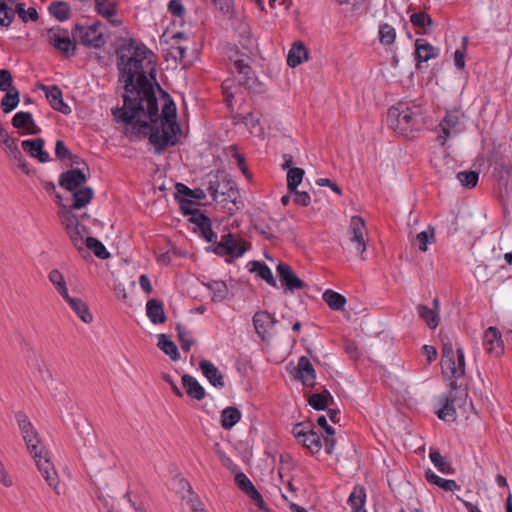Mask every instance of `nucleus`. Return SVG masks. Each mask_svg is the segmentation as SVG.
<instances>
[{"label": "nucleus", "instance_id": "obj_1", "mask_svg": "<svg viewBox=\"0 0 512 512\" xmlns=\"http://www.w3.org/2000/svg\"><path fill=\"white\" fill-rule=\"evenodd\" d=\"M119 80L124 84V105L112 110L117 122L131 125V135H149L156 153L179 142L181 129L176 122V106L166 101L159 114L155 93V54L135 39L122 41L117 51Z\"/></svg>", "mask_w": 512, "mask_h": 512}, {"label": "nucleus", "instance_id": "obj_2", "mask_svg": "<svg viewBox=\"0 0 512 512\" xmlns=\"http://www.w3.org/2000/svg\"><path fill=\"white\" fill-rule=\"evenodd\" d=\"M15 418L22 438L26 444L27 451L34 459L39 472L56 494H60V491L58 490L59 480L57 472L50 461L48 451L41 442L37 430L25 413L17 412L15 414Z\"/></svg>", "mask_w": 512, "mask_h": 512}, {"label": "nucleus", "instance_id": "obj_3", "mask_svg": "<svg viewBox=\"0 0 512 512\" xmlns=\"http://www.w3.org/2000/svg\"><path fill=\"white\" fill-rule=\"evenodd\" d=\"M58 217L78 251L87 248L98 258L107 259L109 257L110 254L106 247L98 239L89 236L88 229L80 223L79 218L70 209L66 207L59 209Z\"/></svg>", "mask_w": 512, "mask_h": 512}, {"label": "nucleus", "instance_id": "obj_4", "mask_svg": "<svg viewBox=\"0 0 512 512\" xmlns=\"http://www.w3.org/2000/svg\"><path fill=\"white\" fill-rule=\"evenodd\" d=\"M441 368L444 377L452 379L451 388L456 387V379L465 373V354L462 348H453L452 343L445 342L442 347Z\"/></svg>", "mask_w": 512, "mask_h": 512}, {"label": "nucleus", "instance_id": "obj_5", "mask_svg": "<svg viewBox=\"0 0 512 512\" xmlns=\"http://www.w3.org/2000/svg\"><path fill=\"white\" fill-rule=\"evenodd\" d=\"M417 113L406 103L400 102L389 108L387 122L391 129L400 134H407L412 131L416 124Z\"/></svg>", "mask_w": 512, "mask_h": 512}, {"label": "nucleus", "instance_id": "obj_6", "mask_svg": "<svg viewBox=\"0 0 512 512\" xmlns=\"http://www.w3.org/2000/svg\"><path fill=\"white\" fill-rule=\"evenodd\" d=\"M104 26L97 21L91 25H76L72 31L75 42L87 48L99 49L106 43L103 32Z\"/></svg>", "mask_w": 512, "mask_h": 512}, {"label": "nucleus", "instance_id": "obj_7", "mask_svg": "<svg viewBox=\"0 0 512 512\" xmlns=\"http://www.w3.org/2000/svg\"><path fill=\"white\" fill-rule=\"evenodd\" d=\"M47 42L64 57H72L76 54V42L67 29L54 26L46 31Z\"/></svg>", "mask_w": 512, "mask_h": 512}, {"label": "nucleus", "instance_id": "obj_8", "mask_svg": "<svg viewBox=\"0 0 512 512\" xmlns=\"http://www.w3.org/2000/svg\"><path fill=\"white\" fill-rule=\"evenodd\" d=\"M464 113L460 109H448L444 118L439 123L437 141L444 145L447 140L457 136L463 131Z\"/></svg>", "mask_w": 512, "mask_h": 512}, {"label": "nucleus", "instance_id": "obj_9", "mask_svg": "<svg viewBox=\"0 0 512 512\" xmlns=\"http://www.w3.org/2000/svg\"><path fill=\"white\" fill-rule=\"evenodd\" d=\"M292 434L297 442L312 454L320 452L323 446L321 436L315 431V425L312 422L304 421L295 424L292 428Z\"/></svg>", "mask_w": 512, "mask_h": 512}, {"label": "nucleus", "instance_id": "obj_10", "mask_svg": "<svg viewBox=\"0 0 512 512\" xmlns=\"http://www.w3.org/2000/svg\"><path fill=\"white\" fill-rule=\"evenodd\" d=\"M249 247L250 244L245 242L241 237L232 233H227L221 236V239L216 244L214 251L220 256L239 258L244 255Z\"/></svg>", "mask_w": 512, "mask_h": 512}, {"label": "nucleus", "instance_id": "obj_11", "mask_svg": "<svg viewBox=\"0 0 512 512\" xmlns=\"http://www.w3.org/2000/svg\"><path fill=\"white\" fill-rule=\"evenodd\" d=\"M232 71L237 73L236 79L239 85L256 91L257 90V79L255 73L248 61L245 59H237L233 62Z\"/></svg>", "mask_w": 512, "mask_h": 512}, {"label": "nucleus", "instance_id": "obj_12", "mask_svg": "<svg viewBox=\"0 0 512 512\" xmlns=\"http://www.w3.org/2000/svg\"><path fill=\"white\" fill-rule=\"evenodd\" d=\"M350 241L354 245L356 252L360 255L366 251V227L365 222L360 216H353L349 225Z\"/></svg>", "mask_w": 512, "mask_h": 512}, {"label": "nucleus", "instance_id": "obj_13", "mask_svg": "<svg viewBox=\"0 0 512 512\" xmlns=\"http://www.w3.org/2000/svg\"><path fill=\"white\" fill-rule=\"evenodd\" d=\"M483 347L491 357H499L504 353L502 335L496 327L490 326L484 331Z\"/></svg>", "mask_w": 512, "mask_h": 512}, {"label": "nucleus", "instance_id": "obj_14", "mask_svg": "<svg viewBox=\"0 0 512 512\" xmlns=\"http://www.w3.org/2000/svg\"><path fill=\"white\" fill-rule=\"evenodd\" d=\"M95 11L102 18L107 20L112 26L119 27L122 20L118 15L117 0H94Z\"/></svg>", "mask_w": 512, "mask_h": 512}, {"label": "nucleus", "instance_id": "obj_15", "mask_svg": "<svg viewBox=\"0 0 512 512\" xmlns=\"http://www.w3.org/2000/svg\"><path fill=\"white\" fill-rule=\"evenodd\" d=\"M276 271L281 284L289 291L294 292L295 290H301L306 287L304 281H302L291 269V267L285 263L280 262Z\"/></svg>", "mask_w": 512, "mask_h": 512}, {"label": "nucleus", "instance_id": "obj_16", "mask_svg": "<svg viewBox=\"0 0 512 512\" xmlns=\"http://www.w3.org/2000/svg\"><path fill=\"white\" fill-rule=\"evenodd\" d=\"M86 181L87 177L84 172L76 168L62 173L59 178V185L68 191H74L83 188L82 186Z\"/></svg>", "mask_w": 512, "mask_h": 512}, {"label": "nucleus", "instance_id": "obj_17", "mask_svg": "<svg viewBox=\"0 0 512 512\" xmlns=\"http://www.w3.org/2000/svg\"><path fill=\"white\" fill-rule=\"evenodd\" d=\"M433 307L419 304L416 307L419 317L426 323L430 329H436L440 322V302L438 298L433 299Z\"/></svg>", "mask_w": 512, "mask_h": 512}, {"label": "nucleus", "instance_id": "obj_18", "mask_svg": "<svg viewBox=\"0 0 512 512\" xmlns=\"http://www.w3.org/2000/svg\"><path fill=\"white\" fill-rule=\"evenodd\" d=\"M275 324L274 318L267 311H258L253 316V325L258 336L265 340Z\"/></svg>", "mask_w": 512, "mask_h": 512}, {"label": "nucleus", "instance_id": "obj_19", "mask_svg": "<svg viewBox=\"0 0 512 512\" xmlns=\"http://www.w3.org/2000/svg\"><path fill=\"white\" fill-rule=\"evenodd\" d=\"M22 149L31 157L37 158L41 163H46L50 160V155L46 152L44 147V140L42 138L28 139L21 143Z\"/></svg>", "mask_w": 512, "mask_h": 512}, {"label": "nucleus", "instance_id": "obj_20", "mask_svg": "<svg viewBox=\"0 0 512 512\" xmlns=\"http://www.w3.org/2000/svg\"><path fill=\"white\" fill-rule=\"evenodd\" d=\"M199 368L211 385L219 389L225 386L223 375L211 361L206 359L201 360L199 362Z\"/></svg>", "mask_w": 512, "mask_h": 512}, {"label": "nucleus", "instance_id": "obj_21", "mask_svg": "<svg viewBox=\"0 0 512 512\" xmlns=\"http://www.w3.org/2000/svg\"><path fill=\"white\" fill-rule=\"evenodd\" d=\"M297 377L306 387H313L315 385V369L313 368L310 360L305 356L300 357L298 360Z\"/></svg>", "mask_w": 512, "mask_h": 512}, {"label": "nucleus", "instance_id": "obj_22", "mask_svg": "<svg viewBox=\"0 0 512 512\" xmlns=\"http://www.w3.org/2000/svg\"><path fill=\"white\" fill-rule=\"evenodd\" d=\"M439 54L440 49L430 44L426 39H416L415 56L418 62H428L431 59L437 58Z\"/></svg>", "mask_w": 512, "mask_h": 512}, {"label": "nucleus", "instance_id": "obj_23", "mask_svg": "<svg viewBox=\"0 0 512 512\" xmlns=\"http://www.w3.org/2000/svg\"><path fill=\"white\" fill-rule=\"evenodd\" d=\"M12 125L15 128L23 129L27 134L35 135L40 132L30 112H17L12 118Z\"/></svg>", "mask_w": 512, "mask_h": 512}, {"label": "nucleus", "instance_id": "obj_24", "mask_svg": "<svg viewBox=\"0 0 512 512\" xmlns=\"http://www.w3.org/2000/svg\"><path fill=\"white\" fill-rule=\"evenodd\" d=\"M208 192L214 200L218 197L227 195L228 198L235 196L236 191L234 190V183L230 180H223L220 183L217 179L209 181Z\"/></svg>", "mask_w": 512, "mask_h": 512}, {"label": "nucleus", "instance_id": "obj_25", "mask_svg": "<svg viewBox=\"0 0 512 512\" xmlns=\"http://www.w3.org/2000/svg\"><path fill=\"white\" fill-rule=\"evenodd\" d=\"M46 98L53 109L68 114L71 112L70 107L64 103L62 92L57 86L44 87Z\"/></svg>", "mask_w": 512, "mask_h": 512}, {"label": "nucleus", "instance_id": "obj_26", "mask_svg": "<svg viewBox=\"0 0 512 512\" xmlns=\"http://www.w3.org/2000/svg\"><path fill=\"white\" fill-rule=\"evenodd\" d=\"M72 192V205L70 207L66 206L72 213L73 209H81L87 206L94 197V190L90 187H83ZM63 207H65V205H62L60 209Z\"/></svg>", "mask_w": 512, "mask_h": 512}, {"label": "nucleus", "instance_id": "obj_27", "mask_svg": "<svg viewBox=\"0 0 512 512\" xmlns=\"http://www.w3.org/2000/svg\"><path fill=\"white\" fill-rule=\"evenodd\" d=\"M308 60V50L301 41L295 42L287 55L288 66L295 68Z\"/></svg>", "mask_w": 512, "mask_h": 512}, {"label": "nucleus", "instance_id": "obj_28", "mask_svg": "<svg viewBox=\"0 0 512 512\" xmlns=\"http://www.w3.org/2000/svg\"><path fill=\"white\" fill-rule=\"evenodd\" d=\"M75 312V314L84 322L91 323L93 321V315L88 309L87 304L80 298H74L68 295L63 298Z\"/></svg>", "mask_w": 512, "mask_h": 512}, {"label": "nucleus", "instance_id": "obj_29", "mask_svg": "<svg viewBox=\"0 0 512 512\" xmlns=\"http://www.w3.org/2000/svg\"><path fill=\"white\" fill-rule=\"evenodd\" d=\"M182 385L186 390V393L193 399L198 401L204 399L205 390L202 385L198 382V380L188 374L182 376Z\"/></svg>", "mask_w": 512, "mask_h": 512}, {"label": "nucleus", "instance_id": "obj_30", "mask_svg": "<svg viewBox=\"0 0 512 512\" xmlns=\"http://www.w3.org/2000/svg\"><path fill=\"white\" fill-rule=\"evenodd\" d=\"M455 398L452 395L442 396L439 399L442 407L436 411L439 419L444 421H454L457 417V413L454 407Z\"/></svg>", "mask_w": 512, "mask_h": 512}, {"label": "nucleus", "instance_id": "obj_31", "mask_svg": "<svg viewBox=\"0 0 512 512\" xmlns=\"http://www.w3.org/2000/svg\"><path fill=\"white\" fill-rule=\"evenodd\" d=\"M412 25L417 28L418 34H428L433 26L432 18L425 12H414L409 17Z\"/></svg>", "mask_w": 512, "mask_h": 512}, {"label": "nucleus", "instance_id": "obj_32", "mask_svg": "<svg viewBox=\"0 0 512 512\" xmlns=\"http://www.w3.org/2000/svg\"><path fill=\"white\" fill-rule=\"evenodd\" d=\"M146 314L150 321L154 324L164 323L166 320L163 305L156 299H150L147 301Z\"/></svg>", "mask_w": 512, "mask_h": 512}, {"label": "nucleus", "instance_id": "obj_33", "mask_svg": "<svg viewBox=\"0 0 512 512\" xmlns=\"http://www.w3.org/2000/svg\"><path fill=\"white\" fill-rule=\"evenodd\" d=\"M28 365L33 371L34 375L40 378L43 382H47L52 378L45 361L38 355H34L29 361Z\"/></svg>", "mask_w": 512, "mask_h": 512}, {"label": "nucleus", "instance_id": "obj_34", "mask_svg": "<svg viewBox=\"0 0 512 512\" xmlns=\"http://www.w3.org/2000/svg\"><path fill=\"white\" fill-rule=\"evenodd\" d=\"M235 123H243L255 136L262 134V127L259 123V119L253 113L236 114L234 116Z\"/></svg>", "mask_w": 512, "mask_h": 512}, {"label": "nucleus", "instance_id": "obj_35", "mask_svg": "<svg viewBox=\"0 0 512 512\" xmlns=\"http://www.w3.org/2000/svg\"><path fill=\"white\" fill-rule=\"evenodd\" d=\"M16 0H0V25L9 27L14 20Z\"/></svg>", "mask_w": 512, "mask_h": 512}, {"label": "nucleus", "instance_id": "obj_36", "mask_svg": "<svg viewBox=\"0 0 512 512\" xmlns=\"http://www.w3.org/2000/svg\"><path fill=\"white\" fill-rule=\"evenodd\" d=\"M251 265L250 271L256 272L257 275L266 281V283L272 287H276V280L273 276L272 270L263 262L260 261H252L249 262Z\"/></svg>", "mask_w": 512, "mask_h": 512}, {"label": "nucleus", "instance_id": "obj_37", "mask_svg": "<svg viewBox=\"0 0 512 512\" xmlns=\"http://www.w3.org/2000/svg\"><path fill=\"white\" fill-rule=\"evenodd\" d=\"M6 94L1 99V108L5 113H10L19 104L20 92L16 87H12L5 91Z\"/></svg>", "mask_w": 512, "mask_h": 512}, {"label": "nucleus", "instance_id": "obj_38", "mask_svg": "<svg viewBox=\"0 0 512 512\" xmlns=\"http://www.w3.org/2000/svg\"><path fill=\"white\" fill-rule=\"evenodd\" d=\"M322 298L332 310H343L346 304V298L342 294L331 289H327L323 293Z\"/></svg>", "mask_w": 512, "mask_h": 512}, {"label": "nucleus", "instance_id": "obj_39", "mask_svg": "<svg viewBox=\"0 0 512 512\" xmlns=\"http://www.w3.org/2000/svg\"><path fill=\"white\" fill-rule=\"evenodd\" d=\"M241 419V412L232 406L226 407L221 413V426L224 429H231Z\"/></svg>", "mask_w": 512, "mask_h": 512}, {"label": "nucleus", "instance_id": "obj_40", "mask_svg": "<svg viewBox=\"0 0 512 512\" xmlns=\"http://www.w3.org/2000/svg\"><path fill=\"white\" fill-rule=\"evenodd\" d=\"M366 502V491L363 486L356 485L350 493L347 504L351 509H364Z\"/></svg>", "mask_w": 512, "mask_h": 512}, {"label": "nucleus", "instance_id": "obj_41", "mask_svg": "<svg viewBox=\"0 0 512 512\" xmlns=\"http://www.w3.org/2000/svg\"><path fill=\"white\" fill-rule=\"evenodd\" d=\"M48 279L62 298L68 297L69 292L65 278L58 269H52L48 274Z\"/></svg>", "mask_w": 512, "mask_h": 512}, {"label": "nucleus", "instance_id": "obj_42", "mask_svg": "<svg viewBox=\"0 0 512 512\" xmlns=\"http://www.w3.org/2000/svg\"><path fill=\"white\" fill-rule=\"evenodd\" d=\"M426 479L428 482L437 485L445 491H453L460 488L455 480L444 479L431 470L426 472Z\"/></svg>", "mask_w": 512, "mask_h": 512}, {"label": "nucleus", "instance_id": "obj_43", "mask_svg": "<svg viewBox=\"0 0 512 512\" xmlns=\"http://www.w3.org/2000/svg\"><path fill=\"white\" fill-rule=\"evenodd\" d=\"M157 345L172 360L177 361L180 358L177 346L165 334L159 335Z\"/></svg>", "mask_w": 512, "mask_h": 512}, {"label": "nucleus", "instance_id": "obj_44", "mask_svg": "<svg viewBox=\"0 0 512 512\" xmlns=\"http://www.w3.org/2000/svg\"><path fill=\"white\" fill-rule=\"evenodd\" d=\"M49 13L59 21H65L70 17V7L66 2L54 1L49 5Z\"/></svg>", "mask_w": 512, "mask_h": 512}, {"label": "nucleus", "instance_id": "obj_45", "mask_svg": "<svg viewBox=\"0 0 512 512\" xmlns=\"http://www.w3.org/2000/svg\"><path fill=\"white\" fill-rule=\"evenodd\" d=\"M378 39L382 45H392L396 39L395 28L387 23L381 24L379 26Z\"/></svg>", "mask_w": 512, "mask_h": 512}, {"label": "nucleus", "instance_id": "obj_46", "mask_svg": "<svg viewBox=\"0 0 512 512\" xmlns=\"http://www.w3.org/2000/svg\"><path fill=\"white\" fill-rule=\"evenodd\" d=\"M333 398L329 391L325 390L323 393H315L310 395L308 402L309 405L312 406L316 410H324L329 401H332Z\"/></svg>", "mask_w": 512, "mask_h": 512}, {"label": "nucleus", "instance_id": "obj_47", "mask_svg": "<svg viewBox=\"0 0 512 512\" xmlns=\"http://www.w3.org/2000/svg\"><path fill=\"white\" fill-rule=\"evenodd\" d=\"M207 288L212 292L213 301H223L228 294L227 285L224 281L214 280L207 284Z\"/></svg>", "mask_w": 512, "mask_h": 512}, {"label": "nucleus", "instance_id": "obj_48", "mask_svg": "<svg viewBox=\"0 0 512 512\" xmlns=\"http://www.w3.org/2000/svg\"><path fill=\"white\" fill-rule=\"evenodd\" d=\"M304 170L302 168H290L287 172V188L289 191H295L298 185L302 182L304 177Z\"/></svg>", "mask_w": 512, "mask_h": 512}, {"label": "nucleus", "instance_id": "obj_49", "mask_svg": "<svg viewBox=\"0 0 512 512\" xmlns=\"http://www.w3.org/2000/svg\"><path fill=\"white\" fill-rule=\"evenodd\" d=\"M16 14L23 22L36 21L38 19L37 10L34 7L25 9V4L22 2L15 3Z\"/></svg>", "mask_w": 512, "mask_h": 512}, {"label": "nucleus", "instance_id": "obj_50", "mask_svg": "<svg viewBox=\"0 0 512 512\" xmlns=\"http://www.w3.org/2000/svg\"><path fill=\"white\" fill-rule=\"evenodd\" d=\"M457 180L466 188H473L479 180V173L473 170L461 171L456 175Z\"/></svg>", "mask_w": 512, "mask_h": 512}, {"label": "nucleus", "instance_id": "obj_51", "mask_svg": "<svg viewBox=\"0 0 512 512\" xmlns=\"http://www.w3.org/2000/svg\"><path fill=\"white\" fill-rule=\"evenodd\" d=\"M430 460L433 465L443 474H450L452 472L451 465L444 459L438 451H431L429 454Z\"/></svg>", "mask_w": 512, "mask_h": 512}, {"label": "nucleus", "instance_id": "obj_52", "mask_svg": "<svg viewBox=\"0 0 512 512\" xmlns=\"http://www.w3.org/2000/svg\"><path fill=\"white\" fill-rule=\"evenodd\" d=\"M177 195L182 197L192 199V200H202L205 198V193L201 189H190L186 185L178 183L177 186Z\"/></svg>", "mask_w": 512, "mask_h": 512}, {"label": "nucleus", "instance_id": "obj_53", "mask_svg": "<svg viewBox=\"0 0 512 512\" xmlns=\"http://www.w3.org/2000/svg\"><path fill=\"white\" fill-rule=\"evenodd\" d=\"M235 483L247 496L256 489L251 480L243 472H239L235 475Z\"/></svg>", "mask_w": 512, "mask_h": 512}, {"label": "nucleus", "instance_id": "obj_54", "mask_svg": "<svg viewBox=\"0 0 512 512\" xmlns=\"http://www.w3.org/2000/svg\"><path fill=\"white\" fill-rule=\"evenodd\" d=\"M176 198L178 199L180 209L185 215H194L199 212L197 203L194 200L182 197L180 195H177Z\"/></svg>", "mask_w": 512, "mask_h": 512}, {"label": "nucleus", "instance_id": "obj_55", "mask_svg": "<svg viewBox=\"0 0 512 512\" xmlns=\"http://www.w3.org/2000/svg\"><path fill=\"white\" fill-rule=\"evenodd\" d=\"M434 240H435L434 230L430 229V228L425 231L420 232L416 236V241H417L418 247L423 252L427 251V244L432 243Z\"/></svg>", "mask_w": 512, "mask_h": 512}, {"label": "nucleus", "instance_id": "obj_56", "mask_svg": "<svg viewBox=\"0 0 512 512\" xmlns=\"http://www.w3.org/2000/svg\"><path fill=\"white\" fill-rule=\"evenodd\" d=\"M177 331L181 348L188 352L193 344L190 332L185 328H181L180 326L177 327Z\"/></svg>", "mask_w": 512, "mask_h": 512}, {"label": "nucleus", "instance_id": "obj_57", "mask_svg": "<svg viewBox=\"0 0 512 512\" xmlns=\"http://www.w3.org/2000/svg\"><path fill=\"white\" fill-rule=\"evenodd\" d=\"M326 436L324 437V449L327 454H332L335 446V429L329 424L324 428Z\"/></svg>", "mask_w": 512, "mask_h": 512}, {"label": "nucleus", "instance_id": "obj_58", "mask_svg": "<svg viewBox=\"0 0 512 512\" xmlns=\"http://www.w3.org/2000/svg\"><path fill=\"white\" fill-rule=\"evenodd\" d=\"M468 42V37L465 36L462 39V49H457L454 53V64L458 69H463L465 67V54H466V45Z\"/></svg>", "mask_w": 512, "mask_h": 512}, {"label": "nucleus", "instance_id": "obj_59", "mask_svg": "<svg viewBox=\"0 0 512 512\" xmlns=\"http://www.w3.org/2000/svg\"><path fill=\"white\" fill-rule=\"evenodd\" d=\"M13 78L9 70H0V91H6L12 88Z\"/></svg>", "mask_w": 512, "mask_h": 512}, {"label": "nucleus", "instance_id": "obj_60", "mask_svg": "<svg viewBox=\"0 0 512 512\" xmlns=\"http://www.w3.org/2000/svg\"><path fill=\"white\" fill-rule=\"evenodd\" d=\"M55 155L57 158L64 160V159H71L72 154L70 150L66 147L65 143L62 140H58L55 145Z\"/></svg>", "mask_w": 512, "mask_h": 512}, {"label": "nucleus", "instance_id": "obj_61", "mask_svg": "<svg viewBox=\"0 0 512 512\" xmlns=\"http://www.w3.org/2000/svg\"><path fill=\"white\" fill-rule=\"evenodd\" d=\"M3 144L5 145L6 150L8 151L10 157L14 159H20L21 153L15 144V140L13 138H7L3 140Z\"/></svg>", "mask_w": 512, "mask_h": 512}, {"label": "nucleus", "instance_id": "obj_62", "mask_svg": "<svg viewBox=\"0 0 512 512\" xmlns=\"http://www.w3.org/2000/svg\"><path fill=\"white\" fill-rule=\"evenodd\" d=\"M187 49L183 46L177 45L172 46L169 50V55L179 63H182L184 61V58L186 56Z\"/></svg>", "mask_w": 512, "mask_h": 512}, {"label": "nucleus", "instance_id": "obj_63", "mask_svg": "<svg viewBox=\"0 0 512 512\" xmlns=\"http://www.w3.org/2000/svg\"><path fill=\"white\" fill-rule=\"evenodd\" d=\"M290 192L294 194V202L297 205H300V206H308L309 205L311 198L307 192L298 191L297 189H295V191H290Z\"/></svg>", "mask_w": 512, "mask_h": 512}, {"label": "nucleus", "instance_id": "obj_64", "mask_svg": "<svg viewBox=\"0 0 512 512\" xmlns=\"http://www.w3.org/2000/svg\"><path fill=\"white\" fill-rule=\"evenodd\" d=\"M168 10L174 16L180 17L184 13V7L180 0H170L168 3Z\"/></svg>", "mask_w": 512, "mask_h": 512}]
</instances>
